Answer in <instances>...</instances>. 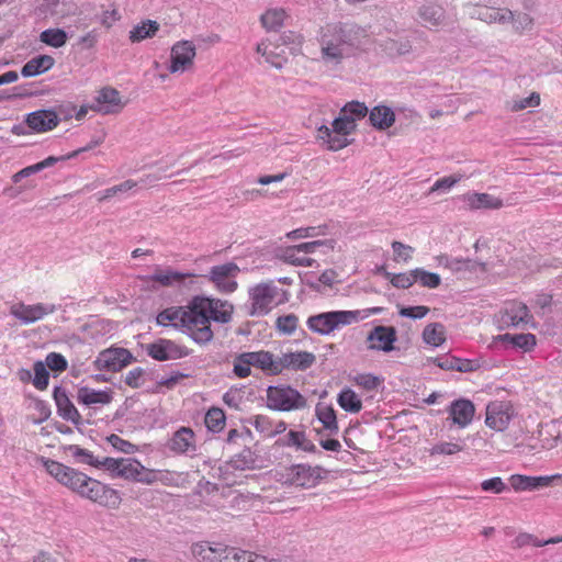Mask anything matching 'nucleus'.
<instances>
[{
  "label": "nucleus",
  "instance_id": "obj_29",
  "mask_svg": "<svg viewBox=\"0 0 562 562\" xmlns=\"http://www.w3.org/2000/svg\"><path fill=\"white\" fill-rule=\"evenodd\" d=\"M277 442L283 447H292L305 452H316V446L306 437L305 431L290 430Z\"/></svg>",
  "mask_w": 562,
  "mask_h": 562
},
{
  "label": "nucleus",
  "instance_id": "obj_9",
  "mask_svg": "<svg viewBox=\"0 0 562 562\" xmlns=\"http://www.w3.org/2000/svg\"><path fill=\"white\" fill-rule=\"evenodd\" d=\"M267 407L278 412H291L306 406V398L289 385H270L266 391Z\"/></svg>",
  "mask_w": 562,
  "mask_h": 562
},
{
  "label": "nucleus",
  "instance_id": "obj_22",
  "mask_svg": "<svg viewBox=\"0 0 562 562\" xmlns=\"http://www.w3.org/2000/svg\"><path fill=\"white\" fill-rule=\"evenodd\" d=\"M315 361L316 357L314 353L310 351H295L283 353L281 357L277 358V366L280 369V373L285 369L305 371L311 368Z\"/></svg>",
  "mask_w": 562,
  "mask_h": 562
},
{
  "label": "nucleus",
  "instance_id": "obj_7",
  "mask_svg": "<svg viewBox=\"0 0 562 562\" xmlns=\"http://www.w3.org/2000/svg\"><path fill=\"white\" fill-rule=\"evenodd\" d=\"M356 127L357 124L340 111L339 116L333 121L331 128L326 125H321L317 128V138L326 145L327 149L337 151L350 144L348 135Z\"/></svg>",
  "mask_w": 562,
  "mask_h": 562
},
{
  "label": "nucleus",
  "instance_id": "obj_39",
  "mask_svg": "<svg viewBox=\"0 0 562 562\" xmlns=\"http://www.w3.org/2000/svg\"><path fill=\"white\" fill-rule=\"evenodd\" d=\"M423 339L427 345L439 347L446 340L445 326L440 323L428 324L424 328Z\"/></svg>",
  "mask_w": 562,
  "mask_h": 562
},
{
  "label": "nucleus",
  "instance_id": "obj_17",
  "mask_svg": "<svg viewBox=\"0 0 562 562\" xmlns=\"http://www.w3.org/2000/svg\"><path fill=\"white\" fill-rule=\"evenodd\" d=\"M91 111L103 115L116 114L124 108L121 94L116 89L105 87L97 92L89 103Z\"/></svg>",
  "mask_w": 562,
  "mask_h": 562
},
{
  "label": "nucleus",
  "instance_id": "obj_47",
  "mask_svg": "<svg viewBox=\"0 0 562 562\" xmlns=\"http://www.w3.org/2000/svg\"><path fill=\"white\" fill-rule=\"evenodd\" d=\"M316 416L323 426L329 430L330 434L338 432V424L336 413L330 406H317Z\"/></svg>",
  "mask_w": 562,
  "mask_h": 562
},
{
  "label": "nucleus",
  "instance_id": "obj_5",
  "mask_svg": "<svg viewBox=\"0 0 562 562\" xmlns=\"http://www.w3.org/2000/svg\"><path fill=\"white\" fill-rule=\"evenodd\" d=\"M251 315H267L274 306L290 300V293L279 288L273 280L261 282L249 289Z\"/></svg>",
  "mask_w": 562,
  "mask_h": 562
},
{
  "label": "nucleus",
  "instance_id": "obj_3",
  "mask_svg": "<svg viewBox=\"0 0 562 562\" xmlns=\"http://www.w3.org/2000/svg\"><path fill=\"white\" fill-rule=\"evenodd\" d=\"M193 313L195 314V324L199 329L195 331L198 344L204 345L213 339L211 321L217 323H228L233 314V305L218 299L205 296L193 297Z\"/></svg>",
  "mask_w": 562,
  "mask_h": 562
},
{
  "label": "nucleus",
  "instance_id": "obj_52",
  "mask_svg": "<svg viewBox=\"0 0 562 562\" xmlns=\"http://www.w3.org/2000/svg\"><path fill=\"white\" fill-rule=\"evenodd\" d=\"M246 352L237 353L233 358V373L238 379H246L252 374Z\"/></svg>",
  "mask_w": 562,
  "mask_h": 562
},
{
  "label": "nucleus",
  "instance_id": "obj_58",
  "mask_svg": "<svg viewBox=\"0 0 562 562\" xmlns=\"http://www.w3.org/2000/svg\"><path fill=\"white\" fill-rule=\"evenodd\" d=\"M391 246L393 250V260L396 262H408L415 251L412 246L396 240L393 241Z\"/></svg>",
  "mask_w": 562,
  "mask_h": 562
},
{
  "label": "nucleus",
  "instance_id": "obj_13",
  "mask_svg": "<svg viewBox=\"0 0 562 562\" xmlns=\"http://www.w3.org/2000/svg\"><path fill=\"white\" fill-rule=\"evenodd\" d=\"M240 269L235 262L213 266L207 274L209 280L222 293H233L238 284L236 281Z\"/></svg>",
  "mask_w": 562,
  "mask_h": 562
},
{
  "label": "nucleus",
  "instance_id": "obj_56",
  "mask_svg": "<svg viewBox=\"0 0 562 562\" xmlns=\"http://www.w3.org/2000/svg\"><path fill=\"white\" fill-rule=\"evenodd\" d=\"M249 424L265 438H272V419L266 415L249 418Z\"/></svg>",
  "mask_w": 562,
  "mask_h": 562
},
{
  "label": "nucleus",
  "instance_id": "obj_35",
  "mask_svg": "<svg viewBox=\"0 0 562 562\" xmlns=\"http://www.w3.org/2000/svg\"><path fill=\"white\" fill-rule=\"evenodd\" d=\"M286 12L282 8H270L260 16L262 26L271 32L278 31L283 26Z\"/></svg>",
  "mask_w": 562,
  "mask_h": 562
},
{
  "label": "nucleus",
  "instance_id": "obj_37",
  "mask_svg": "<svg viewBox=\"0 0 562 562\" xmlns=\"http://www.w3.org/2000/svg\"><path fill=\"white\" fill-rule=\"evenodd\" d=\"M193 277L191 273H182L172 269L157 270L153 280L164 286L180 284L186 278Z\"/></svg>",
  "mask_w": 562,
  "mask_h": 562
},
{
  "label": "nucleus",
  "instance_id": "obj_18",
  "mask_svg": "<svg viewBox=\"0 0 562 562\" xmlns=\"http://www.w3.org/2000/svg\"><path fill=\"white\" fill-rule=\"evenodd\" d=\"M195 46L190 41H180L172 45L170 52L169 71L182 74L193 66Z\"/></svg>",
  "mask_w": 562,
  "mask_h": 562
},
{
  "label": "nucleus",
  "instance_id": "obj_24",
  "mask_svg": "<svg viewBox=\"0 0 562 562\" xmlns=\"http://www.w3.org/2000/svg\"><path fill=\"white\" fill-rule=\"evenodd\" d=\"M246 353L251 369L260 370L268 375L280 374V369L277 366V358H274L273 353L270 351H246Z\"/></svg>",
  "mask_w": 562,
  "mask_h": 562
},
{
  "label": "nucleus",
  "instance_id": "obj_51",
  "mask_svg": "<svg viewBox=\"0 0 562 562\" xmlns=\"http://www.w3.org/2000/svg\"><path fill=\"white\" fill-rule=\"evenodd\" d=\"M137 187V182L134 180H125L120 184L108 188L98 193V201L103 202L112 196L126 193Z\"/></svg>",
  "mask_w": 562,
  "mask_h": 562
},
{
  "label": "nucleus",
  "instance_id": "obj_44",
  "mask_svg": "<svg viewBox=\"0 0 562 562\" xmlns=\"http://www.w3.org/2000/svg\"><path fill=\"white\" fill-rule=\"evenodd\" d=\"M229 464L234 470L239 471L254 469L256 465V456L249 448H245L231 459Z\"/></svg>",
  "mask_w": 562,
  "mask_h": 562
},
{
  "label": "nucleus",
  "instance_id": "obj_59",
  "mask_svg": "<svg viewBox=\"0 0 562 562\" xmlns=\"http://www.w3.org/2000/svg\"><path fill=\"white\" fill-rule=\"evenodd\" d=\"M387 276L391 277L390 282L392 285L398 289H408L414 283H416V278L415 273H413V270L395 274L387 273Z\"/></svg>",
  "mask_w": 562,
  "mask_h": 562
},
{
  "label": "nucleus",
  "instance_id": "obj_11",
  "mask_svg": "<svg viewBox=\"0 0 562 562\" xmlns=\"http://www.w3.org/2000/svg\"><path fill=\"white\" fill-rule=\"evenodd\" d=\"M57 306L49 303L25 304L23 302L14 303L10 307V315L20 321L23 325H30L44 319L46 316L55 313Z\"/></svg>",
  "mask_w": 562,
  "mask_h": 562
},
{
  "label": "nucleus",
  "instance_id": "obj_25",
  "mask_svg": "<svg viewBox=\"0 0 562 562\" xmlns=\"http://www.w3.org/2000/svg\"><path fill=\"white\" fill-rule=\"evenodd\" d=\"M470 14L486 23L506 24L514 19V12L509 9H498L486 5L474 7Z\"/></svg>",
  "mask_w": 562,
  "mask_h": 562
},
{
  "label": "nucleus",
  "instance_id": "obj_41",
  "mask_svg": "<svg viewBox=\"0 0 562 562\" xmlns=\"http://www.w3.org/2000/svg\"><path fill=\"white\" fill-rule=\"evenodd\" d=\"M69 451L77 462L94 467L97 469H103L104 457L99 458L87 449L80 448L79 446H70Z\"/></svg>",
  "mask_w": 562,
  "mask_h": 562
},
{
  "label": "nucleus",
  "instance_id": "obj_61",
  "mask_svg": "<svg viewBox=\"0 0 562 562\" xmlns=\"http://www.w3.org/2000/svg\"><path fill=\"white\" fill-rule=\"evenodd\" d=\"M382 380L371 373H361L355 376V383L366 391H373L379 387Z\"/></svg>",
  "mask_w": 562,
  "mask_h": 562
},
{
  "label": "nucleus",
  "instance_id": "obj_53",
  "mask_svg": "<svg viewBox=\"0 0 562 562\" xmlns=\"http://www.w3.org/2000/svg\"><path fill=\"white\" fill-rule=\"evenodd\" d=\"M341 112L348 117L351 119L353 123L358 120H361L367 116L369 113L367 105L363 102L351 101L346 103L341 108Z\"/></svg>",
  "mask_w": 562,
  "mask_h": 562
},
{
  "label": "nucleus",
  "instance_id": "obj_30",
  "mask_svg": "<svg viewBox=\"0 0 562 562\" xmlns=\"http://www.w3.org/2000/svg\"><path fill=\"white\" fill-rule=\"evenodd\" d=\"M53 397L55 400L58 413L63 418L75 422L76 418L79 417V413L70 402L65 389L61 386H55L53 391Z\"/></svg>",
  "mask_w": 562,
  "mask_h": 562
},
{
  "label": "nucleus",
  "instance_id": "obj_63",
  "mask_svg": "<svg viewBox=\"0 0 562 562\" xmlns=\"http://www.w3.org/2000/svg\"><path fill=\"white\" fill-rule=\"evenodd\" d=\"M513 29L517 33L530 31L533 26V19L528 13H514V19L510 21Z\"/></svg>",
  "mask_w": 562,
  "mask_h": 562
},
{
  "label": "nucleus",
  "instance_id": "obj_43",
  "mask_svg": "<svg viewBox=\"0 0 562 562\" xmlns=\"http://www.w3.org/2000/svg\"><path fill=\"white\" fill-rule=\"evenodd\" d=\"M228 554V562H278L274 559H268L265 555L257 554L252 551L241 550L235 547H232Z\"/></svg>",
  "mask_w": 562,
  "mask_h": 562
},
{
  "label": "nucleus",
  "instance_id": "obj_38",
  "mask_svg": "<svg viewBox=\"0 0 562 562\" xmlns=\"http://www.w3.org/2000/svg\"><path fill=\"white\" fill-rule=\"evenodd\" d=\"M337 403L348 413H358L362 408L360 397L350 389H344L339 392Z\"/></svg>",
  "mask_w": 562,
  "mask_h": 562
},
{
  "label": "nucleus",
  "instance_id": "obj_1",
  "mask_svg": "<svg viewBox=\"0 0 562 562\" xmlns=\"http://www.w3.org/2000/svg\"><path fill=\"white\" fill-rule=\"evenodd\" d=\"M321 60L338 66L360 54L368 43V32L355 22H330L319 31Z\"/></svg>",
  "mask_w": 562,
  "mask_h": 562
},
{
  "label": "nucleus",
  "instance_id": "obj_12",
  "mask_svg": "<svg viewBox=\"0 0 562 562\" xmlns=\"http://www.w3.org/2000/svg\"><path fill=\"white\" fill-rule=\"evenodd\" d=\"M132 353L125 348L111 347L99 352L93 361L98 371L119 372L131 363Z\"/></svg>",
  "mask_w": 562,
  "mask_h": 562
},
{
  "label": "nucleus",
  "instance_id": "obj_46",
  "mask_svg": "<svg viewBox=\"0 0 562 562\" xmlns=\"http://www.w3.org/2000/svg\"><path fill=\"white\" fill-rule=\"evenodd\" d=\"M464 443L462 440L457 441H439L435 443L428 451L431 457L434 456H453L463 450Z\"/></svg>",
  "mask_w": 562,
  "mask_h": 562
},
{
  "label": "nucleus",
  "instance_id": "obj_48",
  "mask_svg": "<svg viewBox=\"0 0 562 562\" xmlns=\"http://www.w3.org/2000/svg\"><path fill=\"white\" fill-rule=\"evenodd\" d=\"M225 422L224 411L218 407H212L205 414V426L212 432L221 431L225 426Z\"/></svg>",
  "mask_w": 562,
  "mask_h": 562
},
{
  "label": "nucleus",
  "instance_id": "obj_57",
  "mask_svg": "<svg viewBox=\"0 0 562 562\" xmlns=\"http://www.w3.org/2000/svg\"><path fill=\"white\" fill-rule=\"evenodd\" d=\"M299 318L294 314L279 316L276 321L277 329L284 335H291L297 327Z\"/></svg>",
  "mask_w": 562,
  "mask_h": 562
},
{
  "label": "nucleus",
  "instance_id": "obj_60",
  "mask_svg": "<svg viewBox=\"0 0 562 562\" xmlns=\"http://www.w3.org/2000/svg\"><path fill=\"white\" fill-rule=\"evenodd\" d=\"M440 265L445 266L451 271L459 272L463 270H470L473 263L470 259L441 257Z\"/></svg>",
  "mask_w": 562,
  "mask_h": 562
},
{
  "label": "nucleus",
  "instance_id": "obj_31",
  "mask_svg": "<svg viewBox=\"0 0 562 562\" xmlns=\"http://www.w3.org/2000/svg\"><path fill=\"white\" fill-rule=\"evenodd\" d=\"M369 120L373 127L384 131L395 122V113L386 105H376L369 112Z\"/></svg>",
  "mask_w": 562,
  "mask_h": 562
},
{
  "label": "nucleus",
  "instance_id": "obj_36",
  "mask_svg": "<svg viewBox=\"0 0 562 562\" xmlns=\"http://www.w3.org/2000/svg\"><path fill=\"white\" fill-rule=\"evenodd\" d=\"M419 18L427 26H438L443 22V9L434 3H426L419 8Z\"/></svg>",
  "mask_w": 562,
  "mask_h": 562
},
{
  "label": "nucleus",
  "instance_id": "obj_33",
  "mask_svg": "<svg viewBox=\"0 0 562 562\" xmlns=\"http://www.w3.org/2000/svg\"><path fill=\"white\" fill-rule=\"evenodd\" d=\"M159 29L160 25L158 22L145 20L132 27L128 38L132 43H139L144 40L153 38Z\"/></svg>",
  "mask_w": 562,
  "mask_h": 562
},
{
  "label": "nucleus",
  "instance_id": "obj_26",
  "mask_svg": "<svg viewBox=\"0 0 562 562\" xmlns=\"http://www.w3.org/2000/svg\"><path fill=\"white\" fill-rule=\"evenodd\" d=\"M112 391L94 390L88 386L80 387L77 392V401L86 406L106 405L112 401Z\"/></svg>",
  "mask_w": 562,
  "mask_h": 562
},
{
  "label": "nucleus",
  "instance_id": "obj_42",
  "mask_svg": "<svg viewBox=\"0 0 562 562\" xmlns=\"http://www.w3.org/2000/svg\"><path fill=\"white\" fill-rule=\"evenodd\" d=\"M282 260L295 267H313L316 263L315 259L304 256L296 246L286 248L282 256Z\"/></svg>",
  "mask_w": 562,
  "mask_h": 562
},
{
  "label": "nucleus",
  "instance_id": "obj_21",
  "mask_svg": "<svg viewBox=\"0 0 562 562\" xmlns=\"http://www.w3.org/2000/svg\"><path fill=\"white\" fill-rule=\"evenodd\" d=\"M146 352L157 361L176 360L186 355L182 347L168 339H158L148 344Z\"/></svg>",
  "mask_w": 562,
  "mask_h": 562
},
{
  "label": "nucleus",
  "instance_id": "obj_62",
  "mask_svg": "<svg viewBox=\"0 0 562 562\" xmlns=\"http://www.w3.org/2000/svg\"><path fill=\"white\" fill-rule=\"evenodd\" d=\"M44 364L52 371L63 372L67 369L68 362L61 353L49 352L45 358Z\"/></svg>",
  "mask_w": 562,
  "mask_h": 562
},
{
  "label": "nucleus",
  "instance_id": "obj_28",
  "mask_svg": "<svg viewBox=\"0 0 562 562\" xmlns=\"http://www.w3.org/2000/svg\"><path fill=\"white\" fill-rule=\"evenodd\" d=\"M463 202L471 210H497L503 206V201L499 198H496L488 193H476L471 192L467 193L462 196Z\"/></svg>",
  "mask_w": 562,
  "mask_h": 562
},
{
  "label": "nucleus",
  "instance_id": "obj_40",
  "mask_svg": "<svg viewBox=\"0 0 562 562\" xmlns=\"http://www.w3.org/2000/svg\"><path fill=\"white\" fill-rule=\"evenodd\" d=\"M150 482L146 485H153L155 483H161L166 486H177L181 480V474L169 470H154L149 469Z\"/></svg>",
  "mask_w": 562,
  "mask_h": 562
},
{
  "label": "nucleus",
  "instance_id": "obj_23",
  "mask_svg": "<svg viewBox=\"0 0 562 562\" xmlns=\"http://www.w3.org/2000/svg\"><path fill=\"white\" fill-rule=\"evenodd\" d=\"M59 116L54 110H37L27 114L25 123L36 133L54 130L59 123Z\"/></svg>",
  "mask_w": 562,
  "mask_h": 562
},
{
  "label": "nucleus",
  "instance_id": "obj_45",
  "mask_svg": "<svg viewBox=\"0 0 562 562\" xmlns=\"http://www.w3.org/2000/svg\"><path fill=\"white\" fill-rule=\"evenodd\" d=\"M67 38V33L61 29H47L40 34V41L54 48L63 47Z\"/></svg>",
  "mask_w": 562,
  "mask_h": 562
},
{
  "label": "nucleus",
  "instance_id": "obj_49",
  "mask_svg": "<svg viewBox=\"0 0 562 562\" xmlns=\"http://www.w3.org/2000/svg\"><path fill=\"white\" fill-rule=\"evenodd\" d=\"M503 341L512 344L525 351L531 350L536 346V337L532 334H505L501 336Z\"/></svg>",
  "mask_w": 562,
  "mask_h": 562
},
{
  "label": "nucleus",
  "instance_id": "obj_6",
  "mask_svg": "<svg viewBox=\"0 0 562 562\" xmlns=\"http://www.w3.org/2000/svg\"><path fill=\"white\" fill-rule=\"evenodd\" d=\"M195 319L193 299L187 306H170L160 311L156 316L158 325L179 329L198 344L195 331L199 327Z\"/></svg>",
  "mask_w": 562,
  "mask_h": 562
},
{
  "label": "nucleus",
  "instance_id": "obj_27",
  "mask_svg": "<svg viewBox=\"0 0 562 562\" xmlns=\"http://www.w3.org/2000/svg\"><path fill=\"white\" fill-rule=\"evenodd\" d=\"M557 476H526L514 474L510 476L509 482L515 491H535L541 487L549 486L553 479Z\"/></svg>",
  "mask_w": 562,
  "mask_h": 562
},
{
  "label": "nucleus",
  "instance_id": "obj_32",
  "mask_svg": "<svg viewBox=\"0 0 562 562\" xmlns=\"http://www.w3.org/2000/svg\"><path fill=\"white\" fill-rule=\"evenodd\" d=\"M55 64V59L49 55H38L30 59L21 69L23 77H35L49 70Z\"/></svg>",
  "mask_w": 562,
  "mask_h": 562
},
{
  "label": "nucleus",
  "instance_id": "obj_10",
  "mask_svg": "<svg viewBox=\"0 0 562 562\" xmlns=\"http://www.w3.org/2000/svg\"><path fill=\"white\" fill-rule=\"evenodd\" d=\"M516 417V411L509 401H493L486 406L485 425L495 431H505Z\"/></svg>",
  "mask_w": 562,
  "mask_h": 562
},
{
  "label": "nucleus",
  "instance_id": "obj_34",
  "mask_svg": "<svg viewBox=\"0 0 562 562\" xmlns=\"http://www.w3.org/2000/svg\"><path fill=\"white\" fill-rule=\"evenodd\" d=\"M528 319H529L528 307L520 302H513L505 310L504 322L507 325L519 326L520 324H527Z\"/></svg>",
  "mask_w": 562,
  "mask_h": 562
},
{
  "label": "nucleus",
  "instance_id": "obj_2",
  "mask_svg": "<svg viewBox=\"0 0 562 562\" xmlns=\"http://www.w3.org/2000/svg\"><path fill=\"white\" fill-rule=\"evenodd\" d=\"M44 465L60 484L81 497L108 508L120 506L122 502L120 493L111 486L54 460H46Z\"/></svg>",
  "mask_w": 562,
  "mask_h": 562
},
{
  "label": "nucleus",
  "instance_id": "obj_55",
  "mask_svg": "<svg viewBox=\"0 0 562 562\" xmlns=\"http://www.w3.org/2000/svg\"><path fill=\"white\" fill-rule=\"evenodd\" d=\"M34 376L32 379L33 385L40 390L44 391L48 386L49 373L42 361H36L33 366Z\"/></svg>",
  "mask_w": 562,
  "mask_h": 562
},
{
  "label": "nucleus",
  "instance_id": "obj_64",
  "mask_svg": "<svg viewBox=\"0 0 562 562\" xmlns=\"http://www.w3.org/2000/svg\"><path fill=\"white\" fill-rule=\"evenodd\" d=\"M324 233L321 227L308 226V227H301L297 229H293L286 234V237L289 239H303V238L321 236Z\"/></svg>",
  "mask_w": 562,
  "mask_h": 562
},
{
  "label": "nucleus",
  "instance_id": "obj_8",
  "mask_svg": "<svg viewBox=\"0 0 562 562\" xmlns=\"http://www.w3.org/2000/svg\"><path fill=\"white\" fill-rule=\"evenodd\" d=\"M103 470L112 477H121L126 481L147 484L150 482L149 469L144 467L135 458H110L104 457Z\"/></svg>",
  "mask_w": 562,
  "mask_h": 562
},
{
  "label": "nucleus",
  "instance_id": "obj_16",
  "mask_svg": "<svg viewBox=\"0 0 562 562\" xmlns=\"http://www.w3.org/2000/svg\"><path fill=\"white\" fill-rule=\"evenodd\" d=\"M166 447L175 454L192 458L198 453L196 436L192 428L181 426L169 437Z\"/></svg>",
  "mask_w": 562,
  "mask_h": 562
},
{
  "label": "nucleus",
  "instance_id": "obj_20",
  "mask_svg": "<svg viewBox=\"0 0 562 562\" xmlns=\"http://www.w3.org/2000/svg\"><path fill=\"white\" fill-rule=\"evenodd\" d=\"M447 412L449 414L448 420H451V425L463 429L472 423L475 407L470 400L459 398L449 405Z\"/></svg>",
  "mask_w": 562,
  "mask_h": 562
},
{
  "label": "nucleus",
  "instance_id": "obj_4",
  "mask_svg": "<svg viewBox=\"0 0 562 562\" xmlns=\"http://www.w3.org/2000/svg\"><path fill=\"white\" fill-rule=\"evenodd\" d=\"M379 312V307L363 311H330L310 316L306 325L310 330L325 336L342 326L351 325Z\"/></svg>",
  "mask_w": 562,
  "mask_h": 562
},
{
  "label": "nucleus",
  "instance_id": "obj_15",
  "mask_svg": "<svg viewBox=\"0 0 562 562\" xmlns=\"http://www.w3.org/2000/svg\"><path fill=\"white\" fill-rule=\"evenodd\" d=\"M232 547L215 541H199L191 546V554L196 562H228Z\"/></svg>",
  "mask_w": 562,
  "mask_h": 562
},
{
  "label": "nucleus",
  "instance_id": "obj_14",
  "mask_svg": "<svg viewBox=\"0 0 562 562\" xmlns=\"http://www.w3.org/2000/svg\"><path fill=\"white\" fill-rule=\"evenodd\" d=\"M326 471L322 467L310 464H294L286 470V482L305 488L316 486L325 476Z\"/></svg>",
  "mask_w": 562,
  "mask_h": 562
},
{
  "label": "nucleus",
  "instance_id": "obj_19",
  "mask_svg": "<svg viewBox=\"0 0 562 562\" xmlns=\"http://www.w3.org/2000/svg\"><path fill=\"white\" fill-rule=\"evenodd\" d=\"M397 340L396 329L392 326L378 325L367 336V349L370 351L391 352Z\"/></svg>",
  "mask_w": 562,
  "mask_h": 562
},
{
  "label": "nucleus",
  "instance_id": "obj_54",
  "mask_svg": "<svg viewBox=\"0 0 562 562\" xmlns=\"http://www.w3.org/2000/svg\"><path fill=\"white\" fill-rule=\"evenodd\" d=\"M413 273H415L416 282L420 283V285L425 288L436 289L440 285L441 278L437 273L428 272L423 268L414 269Z\"/></svg>",
  "mask_w": 562,
  "mask_h": 562
},
{
  "label": "nucleus",
  "instance_id": "obj_50",
  "mask_svg": "<svg viewBox=\"0 0 562 562\" xmlns=\"http://www.w3.org/2000/svg\"><path fill=\"white\" fill-rule=\"evenodd\" d=\"M257 53L260 54L268 64L276 68H282L283 64L286 61L282 54L273 52L271 49V45L265 41L257 45Z\"/></svg>",
  "mask_w": 562,
  "mask_h": 562
}]
</instances>
